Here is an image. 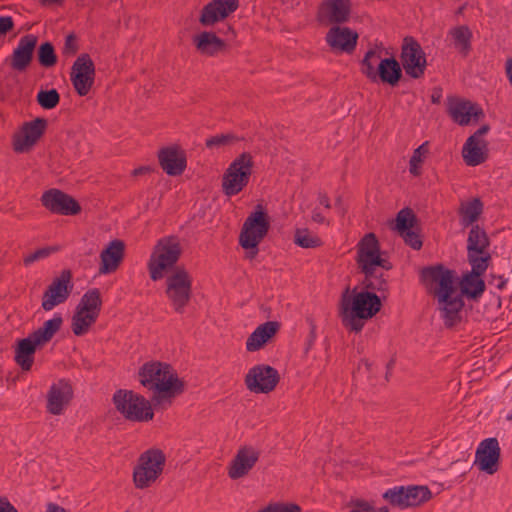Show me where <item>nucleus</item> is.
Wrapping results in <instances>:
<instances>
[{
	"label": "nucleus",
	"instance_id": "f257e3e1",
	"mask_svg": "<svg viewBox=\"0 0 512 512\" xmlns=\"http://www.w3.org/2000/svg\"><path fill=\"white\" fill-rule=\"evenodd\" d=\"M420 282L436 298L444 326L452 329L461 323L465 303L462 295L456 294L455 272L443 264L426 266L420 271Z\"/></svg>",
	"mask_w": 512,
	"mask_h": 512
},
{
	"label": "nucleus",
	"instance_id": "f03ea898",
	"mask_svg": "<svg viewBox=\"0 0 512 512\" xmlns=\"http://www.w3.org/2000/svg\"><path fill=\"white\" fill-rule=\"evenodd\" d=\"M381 308V296L376 293L364 289L358 291V287L351 291L347 288L341 297L342 325L351 332L360 333L366 321L372 319Z\"/></svg>",
	"mask_w": 512,
	"mask_h": 512
},
{
	"label": "nucleus",
	"instance_id": "7ed1b4c3",
	"mask_svg": "<svg viewBox=\"0 0 512 512\" xmlns=\"http://www.w3.org/2000/svg\"><path fill=\"white\" fill-rule=\"evenodd\" d=\"M138 377L142 386L154 391L152 401L158 404L165 399L174 398L184 391V381L178 377L168 363L146 362L140 367Z\"/></svg>",
	"mask_w": 512,
	"mask_h": 512
},
{
	"label": "nucleus",
	"instance_id": "20e7f679",
	"mask_svg": "<svg viewBox=\"0 0 512 512\" xmlns=\"http://www.w3.org/2000/svg\"><path fill=\"white\" fill-rule=\"evenodd\" d=\"M62 323L61 314L56 313L53 318L45 321L41 327L30 333L26 338L16 341L14 361L23 371L31 370L36 350L51 341L60 330Z\"/></svg>",
	"mask_w": 512,
	"mask_h": 512
},
{
	"label": "nucleus",
	"instance_id": "39448f33",
	"mask_svg": "<svg viewBox=\"0 0 512 512\" xmlns=\"http://www.w3.org/2000/svg\"><path fill=\"white\" fill-rule=\"evenodd\" d=\"M181 254L182 248L177 237L167 236L159 239L147 263L151 280L158 281L166 273H173L178 267L176 264Z\"/></svg>",
	"mask_w": 512,
	"mask_h": 512
},
{
	"label": "nucleus",
	"instance_id": "423d86ee",
	"mask_svg": "<svg viewBox=\"0 0 512 512\" xmlns=\"http://www.w3.org/2000/svg\"><path fill=\"white\" fill-rule=\"evenodd\" d=\"M116 410L126 420L132 422H148L153 419L154 412L150 402L142 395L126 389H118L112 397Z\"/></svg>",
	"mask_w": 512,
	"mask_h": 512
},
{
	"label": "nucleus",
	"instance_id": "0eeeda50",
	"mask_svg": "<svg viewBox=\"0 0 512 512\" xmlns=\"http://www.w3.org/2000/svg\"><path fill=\"white\" fill-rule=\"evenodd\" d=\"M269 229V215L261 204H257L243 223L239 244L243 249L252 250L251 256L254 257L259 251L260 242L267 235Z\"/></svg>",
	"mask_w": 512,
	"mask_h": 512
},
{
	"label": "nucleus",
	"instance_id": "6e6552de",
	"mask_svg": "<svg viewBox=\"0 0 512 512\" xmlns=\"http://www.w3.org/2000/svg\"><path fill=\"white\" fill-rule=\"evenodd\" d=\"M165 294L174 311L183 314L192 298V278L184 267H176L166 278Z\"/></svg>",
	"mask_w": 512,
	"mask_h": 512
},
{
	"label": "nucleus",
	"instance_id": "1a4fd4ad",
	"mask_svg": "<svg viewBox=\"0 0 512 512\" xmlns=\"http://www.w3.org/2000/svg\"><path fill=\"white\" fill-rule=\"evenodd\" d=\"M166 457L162 450L151 448L142 453L133 471V481L137 488L144 489L161 475Z\"/></svg>",
	"mask_w": 512,
	"mask_h": 512
},
{
	"label": "nucleus",
	"instance_id": "9d476101",
	"mask_svg": "<svg viewBox=\"0 0 512 512\" xmlns=\"http://www.w3.org/2000/svg\"><path fill=\"white\" fill-rule=\"evenodd\" d=\"M253 160L250 153L243 152L228 167L223 175L222 188L227 196L240 193L248 184Z\"/></svg>",
	"mask_w": 512,
	"mask_h": 512
},
{
	"label": "nucleus",
	"instance_id": "9b49d317",
	"mask_svg": "<svg viewBox=\"0 0 512 512\" xmlns=\"http://www.w3.org/2000/svg\"><path fill=\"white\" fill-rule=\"evenodd\" d=\"M72 272L69 269L61 271L60 275L53 279L42 296L41 307L45 311H51L69 298L74 284Z\"/></svg>",
	"mask_w": 512,
	"mask_h": 512
},
{
	"label": "nucleus",
	"instance_id": "f8f14e48",
	"mask_svg": "<svg viewBox=\"0 0 512 512\" xmlns=\"http://www.w3.org/2000/svg\"><path fill=\"white\" fill-rule=\"evenodd\" d=\"M279 381L280 375L277 369L267 364L253 366L245 376L247 389L257 394H267L273 391Z\"/></svg>",
	"mask_w": 512,
	"mask_h": 512
},
{
	"label": "nucleus",
	"instance_id": "ddd939ff",
	"mask_svg": "<svg viewBox=\"0 0 512 512\" xmlns=\"http://www.w3.org/2000/svg\"><path fill=\"white\" fill-rule=\"evenodd\" d=\"M40 200L42 206L53 214L73 216L81 212V206L74 197L56 188L45 191Z\"/></svg>",
	"mask_w": 512,
	"mask_h": 512
},
{
	"label": "nucleus",
	"instance_id": "4468645a",
	"mask_svg": "<svg viewBox=\"0 0 512 512\" xmlns=\"http://www.w3.org/2000/svg\"><path fill=\"white\" fill-rule=\"evenodd\" d=\"M447 112L460 126H467L472 121L477 123L485 117L484 110L478 103L465 98H448Z\"/></svg>",
	"mask_w": 512,
	"mask_h": 512
},
{
	"label": "nucleus",
	"instance_id": "2eb2a0df",
	"mask_svg": "<svg viewBox=\"0 0 512 512\" xmlns=\"http://www.w3.org/2000/svg\"><path fill=\"white\" fill-rule=\"evenodd\" d=\"M401 63L410 77L420 78L424 75L427 66L426 56L420 44L412 38H405L403 41Z\"/></svg>",
	"mask_w": 512,
	"mask_h": 512
},
{
	"label": "nucleus",
	"instance_id": "dca6fc26",
	"mask_svg": "<svg viewBox=\"0 0 512 512\" xmlns=\"http://www.w3.org/2000/svg\"><path fill=\"white\" fill-rule=\"evenodd\" d=\"M380 244L374 233L366 234L357 245L356 262L361 273L371 275L380 261Z\"/></svg>",
	"mask_w": 512,
	"mask_h": 512
},
{
	"label": "nucleus",
	"instance_id": "f3484780",
	"mask_svg": "<svg viewBox=\"0 0 512 512\" xmlns=\"http://www.w3.org/2000/svg\"><path fill=\"white\" fill-rule=\"evenodd\" d=\"M95 68L88 54H81L74 62L71 70V81L77 93L87 95L94 83Z\"/></svg>",
	"mask_w": 512,
	"mask_h": 512
},
{
	"label": "nucleus",
	"instance_id": "a211bd4d",
	"mask_svg": "<svg viewBox=\"0 0 512 512\" xmlns=\"http://www.w3.org/2000/svg\"><path fill=\"white\" fill-rule=\"evenodd\" d=\"M500 455L501 449L497 438H486L476 449L474 464L480 471L492 475L498 471Z\"/></svg>",
	"mask_w": 512,
	"mask_h": 512
},
{
	"label": "nucleus",
	"instance_id": "6ab92c4d",
	"mask_svg": "<svg viewBox=\"0 0 512 512\" xmlns=\"http://www.w3.org/2000/svg\"><path fill=\"white\" fill-rule=\"evenodd\" d=\"M46 128L47 120L41 117H37L30 122L24 123L21 132L14 136V151L18 153L29 151L43 136Z\"/></svg>",
	"mask_w": 512,
	"mask_h": 512
},
{
	"label": "nucleus",
	"instance_id": "aec40b11",
	"mask_svg": "<svg viewBox=\"0 0 512 512\" xmlns=\"http://www.w3.org/2000/svg\"><path fill=\"white\" fill-rule=\"evenodd\" d=\"M238 7V0H212L203 7L199 22L206 27L214 26L229 17Z\"/></svg>",
	"mask_w": 512,
	"mask_h": 512
},
{
	"label": "nucleus",
	"instance_id": "412c9836",
	"mask_svg": "<svg viewBox=\"0 0 512 512\" xmlns=\"http://www.w3.org/2000/svg\"><path fill=\"white\" fill-rule=\"evenodd\" d=\"M326 42L335 52L352 53L357 45L358 33L345 26H334L326 34Z\"/></svg>",
	"mask_w": 512,
	"mask_h": 512
},
{
	"label": "nucleus",
	"instance_id": "4be33fe9",
	"mask_svg": "<svg viewBox=\"0 0 512 512\" xmlns=\"http://www.w3.org/2000/svg\"><path fill=\"white\" fill-rule=\"evenodd\" d=\"M73 398V388L66 379L53 383L47 394V411L53 415H60Z\"/></svg>",
	"mask_w": 512,
	"mask_h": 512
},
{
	"label": "nucleus",
	"instance_id": "5701e85b",
	"mask_svg": "<svg viewBox=\"0 0 512 512\" xmlns=\"http://www.w3.org/2000/svg\"><path fill=\"white\" fill-rule=\"evenodd\" d=\"M158 160L163 171L169 176L181 175L187 166L186 154L178 146H168L158 152Z\"/></svg>",
	"mask_w": 512,
	"mask_h": 512
},
{
	"label": "nucleus",
	"instance_id": "b1692460",
	"mask_svg": "<svg viewBox=\"0 0 512 512\" xmlns=\"http://www.w3.org/2000/svg\"><path fill=\"white\" fill-rule=\"evenodd\" d=\"M351 12L350 0H324L318 9V19L323 23H344Z\"/></svg>",
	"mask_w": 512,
	"mask_h": 512
},
{
	"label": "nucleus",
	"instance_id": "393cba45",
	"mask_svg": "<svg viewBox=\"0 0 512 512\" xmlns=\"http://www.w3.org/2000/svg\"><path fill=\"white\" fill-rule=\"evenodd\" d=\"M260 456V452L252 446L241 447L233 460L231 461L228 475L231 479H239L247 475L255 466Z\"/></svg>",
	"mask_w": 512,
	"mask_h": 512
},
{
	"label": "nucleus",
	"instance_id": "a878e982",
	"mask_svg": "<svg viewBox=\"0 0 512 512\" xmlns=\"http://www.w3.org/2000/svg\"><path fill=\"white\" fill-rule=\"evenodd\" d=\"M124 252L125 244L122 240L110 241L100 254L99 274L107 275L115 272L124 258Z\"/></svg>",
	"mask_w": 512,
	"mask_h": 512
},
{
	"label": "nucleus",
	"instance_id": "bb28decb",
	"mask_svg": "<svg viewBox=\"0 0 512 512\" xmlns=\"http://www.w3.org/2000/svg\"><path fill=\"white\" fill-rule=\"evenodd\" d=\"M37 42L38 38L33 34L25 35L19 40L11 58L13 69L21 71L30 64Z\"/></svg>",
	"mask_w": 512,
	"mask_h": 512
},
{
	"label": "nucleus",
	"instance_id": "cd10ccee",
	"mask_svg": "<svg viewBox=\"0 0 512 512\" xmlns=\"http://www.w3.org/2000/svg\"><path fill=\"white\" fill-rule=\"evenodd\" d=\"M193 45L198 53L205 56H214L225 49V42L214 32L201 31L192 38Z\"/></svg>",
	"mask_w": 512,
	"mask_h": 512
},
{
	"label": "nucleus",
	"instance_id": "c85d7f7f",
	"mask_svg": "<svg viewBox=\"0 0 512 512\" xmlns=\"http://www.w3.org/2000/svg\"><path fill=\"white\" fill-rule=\"evenodd\" d=\"M280 329V323L277 321H267L259 325L248 337L246 349L249 352H255L272 339Z\"/></svg>",
	"mask_w": 512,
	"mask_h": 512
},
{
	"label": "nucleus",
	"instance_id": "c756f323",
	"mask_svg": "<svg viewBox=\"0 0 512 512\" xmlns=\"http://www.w3.org/2000/svg\"><path fill=\"white\" fill-rule=\"evenodd\" d=\"M459 286V294L473 301L479 300L486 289L482 276H476L470 272L463 274Z\"/></svg>",
	"mask_w": 512,
	"mask_h": 512
},
{
	"label": "nucleus",
	"instance_id": "7c9ffc66",
	"mask_svg": "<svg viewBox=\"0 0 512 512\" xmlns=\"http://www.w3.org/2000/svg\"><path fill=\"white\" fill-rule=\"evenodd\" d=\"M485 148L486 143L484 141H476L474 137H468L462 148L465 163L472 167L484 163L488 158Z\"/></svg>",
	"mask_w": 512,
	"mask_h": 512
},
{
	"label": "nucleus",
	"instance_id": "2f4dec72",
	"mask_svg": "<svg viewBox=\"0 0 512 512\" xmlns=\"http://www.w3.org/2000/svg\"><path fill=\"white\" fill-rule=\"evenodd\" d=\"M483 212V202L480 198H474L468 202L461 203L458 213L460 215V224L467 228L475 225Z\"/></svg>",
	"mask_w": 512,
	"mask_h": 512
},
{
	"label": "nucleus",
	"instance_id": "473e14b6",
	"mask_svg": "<svg viewBox=\"0 0 512 512\" xmlns=\"http://www.w3.org/2000/svg\"><path fill=\"white\" fill-rule=\"evenodd\" d=\"M448 39L451 45L464 55L471 49L472 32L467 26H457L450 29Z\"/></svg>",
	"mask_w": 512,
	"mask_h": 512
},
{
	"label": "nucleus",
	"instance_id": "72a5a7b5",
	"mask_svg": "<svg viewBox=\"0 0 512 512\" xmlns=\"http://www.w3.org/2000/svg\"><path fill=\"white\" fill-rule=\"evenodd\" d=\"M490 246V239L478 224L472 225L467 238V253H482Z\"/></svg>",
	"mask_w": 512,
	"mask_h": 512
},
{
	"label": "nucleus",
	"instance_id": "f704fd0d",
	"mask_svg": "<svg viewBox=\"0 0 512 512\" xmlns=\"http://www.w3.org/2000/svg\"><path fill=\"white\" fill-rule=\"evenodd\" d=\"M402 75L400 64L394 58H385L376 73V79L391 86H395Z\"/></svg>",
	"mask_w": 512,
	"mask_h": 512
},
{
	"label": "nucleus",
	"instance_id": "c9c22d12",
	"mask_svg": "<svg viewBox=\"0 0 512 512\" xmlns=\"http://www.w3.org/2000/svg\"><path fill=\"white\" fill-rule=\"evenodd\" d=\"M102 308L101 294L98 288L89 289L82 296L76 310L84 313L93 314L99 317Z\"/></svg>",
	"mask_w": 512,
	"mask_h": 512
},
{
	"label": "nucleus",
	"instance_id": "e433bc0d",
	"mask_svg": "<svg viewBox=\"0 0 512 512\" xmlns=\"http://www.w3.org/2000/svg\"><path fill=\"white\" fill-rule=\"evenodd\" d=\"M383 50L379 47L369 49L362 60L361 70L370 79L376 80V73L380 69L384 58Z\"/></svg>",
	"mask_w": 512,
	"mask_h": 512
},
{
	"label": "nucleus",
	"instance_id": "4c0bfd02",
	"mask_svg": "<svg viewBox=\"0 0 512 512\" xmlns=\"http://www.w3.org/2000/svg\"><path fill=\"white\" fill-rule=\"evenodd\" d=\"M362 286L364 290L372 291V292H380L381 298H386L387 293L389 291L387 278L383 273L377 274L376 269L371 271V275H364V279L362 281Z\"/></svg>",
	"mask_w": 512,
	"mask_h": 512
},
{
	"label": "nucleus",
	"instance_id": "58836bf2",
	"mask_svg": "<svg viewBox=\"0 0 512 512\" xmlns=\"http://www.w3.org/2000/svg\"><path fill=\"white\" fill-rule=\"evenodd\" d=\"M408 485L394 486L387 489L382 498L387 501L391 506L397 507L401 510L408 508L407 497H408Z\"/></svg>",
	"mask_w": 512,
	"mask_h": 512
},
{
	"label": "nucleus",
	"instance_id": "ea45409f",
	"mask_svg": "<svg viewBox=\"0 0 512 512\" xmlns=\"http://www.w3.org/2000/svg\"><path fill=\"white\" fill-rule=\"evenodd\" d=\"M98 317H96L93 314H88L81 312L79 310H76L73 317H72V323H71V329L72 332L76 336H83L85 335L90 327L97 321Z\"/></svg>",
	"mask_w": 512,
	"mask_h": 512
},
{
	"label": "nucleus",
	"instance_id": "a19ab883",
	"mask_svg": "<svg viewBox=\"0 0 512 512\" xmlns=\"http://www.w3.org/2000/svg\"><path fill=\"white\" fill-rule=\"evenodd\" d=\"M408 508L418 507L432 498V492L426 485H408Z\"/></svg>",
	"mask_w": 512,
	"mask_h": 512
},
{
	"label": "nucleus",
	"instance_id": "79ce46f5",
	"mask_svg": "<svg viewBox=\"0 0 512 512\" xmlns=\"http://www.w3.org/2000/svg\"><path fill=\"white\" fill-rule=\"evenodd\" d=\"M417 223L418 219L414 211L409 207H405L397 213L394 230L397 231L400 235L408 230L413 229Z\"/></svg>",
	"mask_w": 512,
	"mask_h": 512
},
{
	"label": "nucleus",
	"instance_id": "37998d69",
	"mask_svg": "<svg viewBox=\"0 0 512 512\" xmlns=\"http://www.w3.org/2000/svg\"><path fill=\"white\" fill-rule=\"evenodd\" d=\"M467 257L472 268L469 272L476 276H483L492 260L491 254L487 250L482 253H467Z\"/></svg>",
	"mask_w": 512,
	"mask_h": 512
},
{
	"label": "nucleus",
	"instance_id": "c03bdc74",
	"mask_svg": "<svg viewBox=\"0 0 512 512\" xmlns=\"http://www.w3.org/2000/svg\"><path fill=\"white\" fill-rule=\"evenodd\" d=\"M294 243L301 248H317L322 241L317 236H312L308 229L298 228L294 234Z\"/></svg>",
	"mask_w": 512,
	"mask_h": 512
},
{
	"label": "nucleus",
	"instance_id": "a18cd8bd",
	"mask_svg": "<svg viewBox=\"0 0 512 512\" xmlns=\"http://www.w3.org/2000/svg\"><path fill=\"white\" fill-rule=\"evenodd\" d=\"M238 140L237 136L233 133L217 134L205 140V145L208 149H219L221 147L229 146Z\"/></svg>",
	"mask_w": 512,
	"mask_h": 512
},
{
	"label": "nucleus",
	"instance_id": "49530a36",
	"mask_svg": "<svg viewBox=\"0 0 512 512\" xmlns=\"http://www.w3.org/2000/svg\"><path fill=\"white\" fill-rule=\"evenodd\" d=\"M39 63L44 67H52L57 61L54 48L51 43H43L38 50Z\"/></svg>",
	"mask_w": 512,
	"mask_h": 512
},
{
	"label": "nucleus",
	"instance_id": "de8ad7c7",
	"mask_svg": "<svg viewBox=\"0 0 512 512\" xmlns=\"http://www.w3.org/2000/svg\"><path fill=\"white\" fill-rule=\"evenodd\" d=\"M56 251H58V247H43V248L37 249L36 251L27 255L24 258V260H23L24 265L29 266L36 261L45 259V258L49 257L53 252H56Z\"/></svg>",
	"mask_w": 512,
	"mask_h": 512
},
{
	"label": "nucleus",
	"instance_id": "09e8293b",
	"mask_svg": "<svg viewBox=\"0 0 512 512\" xmlns=\"http://www.w3.org/2000/svg\"><path fill=\"white\" fill-rule=\"evenodd\" d=\"M301 508L294 503H271L258 512H300Z\"/></svg>",
	"mask_w": 512,
	"mask_h": 512
},
{
	"label": "nucleus",
	"instance_id": "8fccbe9b",
	"mask_svg": "<svg viewBox=\"0 0 512 512\" xmlns=\"http://www.w3.org/2000/svg\"><path fill=\"white\" fill-rule=\"evenodd\" d=\"M406 245L414 250H420L423 246V241L420 234L413 229L400 234Z\"/></svg>",
	"mask_w": 512,
	"mask_h": 512
},
{
	"label": "nucleus",
	"instance_id": "3c124183",
	"mask_svg": "<svg viewBox=\"0 0 512 512\" xmlns=\"http://www.w3.org/2000/svg\"><path fill=\"white\" fill-rule=\"evenodd\" d=\"M78 51V42L74 35H68L62 49V54L68 58L73 57Z\"/></svg>",
	"mask_w": 512,
	"mask_h": 512
},
{
	"label": "nucleus",
	"instance_id": "603ef678",
	"mask_svg": "<svg viewBox=\"0 0 512 512\" xmlns=\"http://www.w3.org/2000/svg\"><path fill=\"white\" fill-rule=\"evenodd\" d=\"M349 506L348 512H373V506L365 500H351Z\"/></svg>",
	"mask_w": 512,
	"mask_h": 512
},
{
	"label": "nucleus",
	"instance_id": "864d4df0",
	"mask_svg": "<svg viewBox=\"0 0 512 512\" xmlns=\"http://www.w3.org/2000/svg\"><path fill=\"white\" fill-rule=\"evenodd\" d=\"M306 321L310 327V331H309V334L307 336L306 343H305V352L307 353L311 349V347L313 346V344L317 338V334H316L317 327H316L314 320L311 317H308L306 319Z\"/></svg>",
	"mask_w": 512,
	"mask_h": 512
},
{
	"label": "nucleus",
	"instance_id": "5fc2aeb1",
	"mask_svg": "<svg viewBox=\"0 0 512 512\" xmlns=\"http://www.w3.org/2000/svg\"><path fill=\"white\" fill-rule=\"evenodd\" d=\"M36 99H37L38 104L43 109H47V110L55 108L59 104V101H60V98H36Z\"/></svg>",
	"mask_w": 512,
	"mask_h": 512
},
{
	"label": "nucleus",
	"instance_id": "6e6d98bb",
	"mask_svg": "<svg viewBox=\"0 0 512 512\" xmlns=\"http://www.w3.org/2000/svg\"><path fill=\"white\" fill-rule=\"evenodd\" d=\"M428 146H429V143L427 141L422 143L418 148H416L414 150L411 158H418L419 164H421L423 162L422 156L429 152Z\"/></svg>",
	"mask_w": 512,
	"mask_h": 512
},
{
	"label": "nucleus",
	"instance_id": "4d7b16f0",
	"mask_svg": "<svg viewBox=\"0 0 512 512\" xmlns=\"http://www.w3.org/2000/svg\"><path fill=\"white\" fill-rule=\"evenodd\" d=\"M13 28V20L11 17H0V34H6Z\"/></svg>",
	"mask_w": 512,
	"mask_h": 512
},
{
	"label": "nucleus",
	"instance_id": "13d9d810",
	"mask_svg": "<svg viewBox=\"0 0 512 512\" xmlns=\"http://www.w3.org/2000/svg\"><path fill=\"white\" fill-rule=\"evenodd\" d=\"M0 512H18L5 497H0Z\"/></svg>",
	"mask_w": 512,
	"mask_h": 512
},
{
	"label": "nucleus",
	"instance_id": "bf43d9fd",
	"mask_svg": "<svg viewBox=\"0 0 512 512\" xmlns=\"http://www.w3.org/2000/svg\"><path fill=\"white\" fill-rule=\"evenodd\" d=\"M492 280L491 284H494L499 290H503L507 284V279L504 276H496L494 274L490 275Z\"/></svg>",
	"mask_w": 512,
	"mask_h": 512
},
{
	"label": "nucleus",
	"instance_id": "052dcab7",
	"mask_svg": "<svg viewBox=\"0 0 512 512\" xmlns=\"http://www.w3.org/2000/svg\"><path fill=\"white\" fill-rule=\"evenodd\" d=\"M409 172L414 176H419L420 171V164L418 158H410L409 160Z\"/></svg>",
	"mask_w": 512,
	"mask_h": 512
},
{
	"label": "nucleus",
	"instance_id": "680f3d73",
	"mask_svg": "<svg viewBox=\"0 0 512 512\" xmlns=\"http://www.w3.org/2000/svg\"><path fill=\"white\" fill-rule=\"evenodd\" d=\"M489 131L490 126L488 124H484L479 129H477L470 137H474L476 141H481L480 137L487 134Z\"/></svg>",
	"mask_w": 512,
	"mask_h": 512
},
{
	"label": "nucleus",
	"instance_id": "e2e57ef3",
	"mask_svg": "<svg viewBox=\"0 0 512 512\" xmlns=\"http://www.w3.org/2000/svg\"><path fill=\"white\" fill-rule=\"evenodd\" d=\"M318 201L325 208H327V209L331 208L330 199L326 193L319 192L318 193Z\"/></svg>",
	"mask_w": 512,
	"mask_h": 512
},
{
	"label": "nucleus",
	"instance_id": "0e129e2a",
	"mask_svg": "<svg viewBox=\"0 0 512 512\" xmlns=\"http://www.w3.org/2000/svg\"><path fill=\"white\" fill-rule=\"evenodd\" d=\"M505 71L508 77L509 83L512 86V58L507 59L505 63Z\"/></svg>",
	"mask_w": 512,
	"mask_h": 512
},
{
	"label": "nucleus",
	"instance_id": "69168bd1",
	"mask_svg": "<svg viewBox=\"0 0 512 512\" xmlns=\"http://www.w3.org/2000/svg\"><path fill=\"white\" fill-rule=\"evenodd\" d=\"M377 267H381L384 270H391L393 268L392 263L387 259H384L380 256V261L377 262Z\"/></svg>",
	"mask_w": 512,
	"mask_h": 512
},
{
	"label": "nucleus",
	"instance_id": "338daca9",
	"mask_svg": "<svg viewBox=\"0 0 512 512\" xmlns=\"http://www.w3.org/2000/svg\"><path fill=\"white\" fill-rule=\"evenodd\" d=\"M46 512H66V510L58 504L49 503Z\"/></svg>",
	"mask_w": 512,
	"mask_h": 512
},
{
	"label": "nucleus",
	"instance_id": "774afa93",
	"mask_svg": "<svg viewBox=\"0 0 512 512\" xmlns=\"http://www.w3.org/2000/svg\"><path fill=\"white\" fill-rule=\"evenodd\" d=\"M150 171V168L147 166H141L133 170L132 174L133 176H140L148 173Z\"/></svg>",
	"mask_w": 512,
	"mask_h": 512
}]
</instances>
